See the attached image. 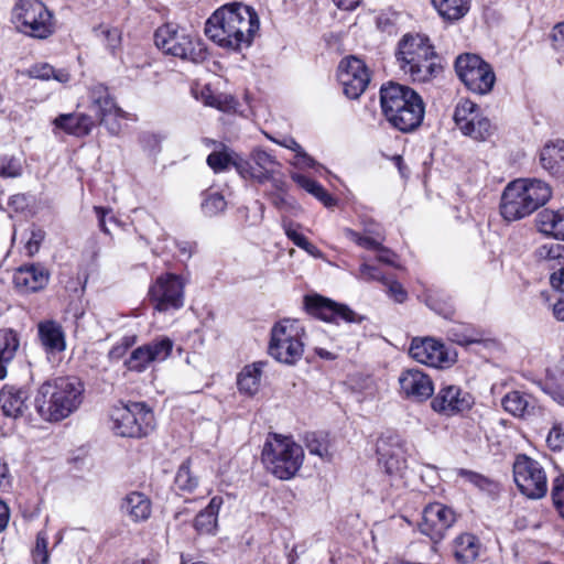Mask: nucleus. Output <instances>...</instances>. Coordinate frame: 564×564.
Here are the masks:
<instances>
[{
	"mask_svg": "<svg viewBox=\"0 0 564 564\" xmlns=\"http://www.w3.org/2000/svg\"><path fill=\"white\" fill-rule=\"evenodd\" d=\"M175 485L180 490L188 492L193 491L197 487L198 479L193 476L188 462H185L180 466L175 476Z\"/></svg>",
	"mask_w": 564,
	"mask_h": 564,
	"instance_id": "obj_43",
	"label": "nucleus"
},
{
	"mask_svg": "<svg viewBox=\"0 0 564 564\" xmlns=\"http://www.w3.org/2000/svg\"><path fill=\"white\" fill-rule=\"evenodd\" d=\"M551 495L554 506L564 518V476L554 479Z\"/></svg>",
	"mask_w": 564,
	"mask_h": 564,
	"instance_id": "obj_50",
	"label": "nucleus"
},
{
	"mask_svg": "<svg viewBox=\"0 0 564 564\" xmlns=\"http://www.w3.org/2000/svg\"><path fill=\"white\" fill-rule=\"evenodd\" d=\"M223 503L220 497H213L209 505L195 518L194 527L202 534H213L217 528V514Z\"/></svg>",
	"mask_w": 564,
	"mask_h": 564,
	"instance_id": "obj_33",
	"label": "nucleus"
},
{
	"mask_svg": "<svg viewBox=\"0 0 564 564\" xmlns=\"http://www.w3.org/2000/svg\"><path fill=\"white\" fill-rule=\"evenodd\" d=\"M345 236L365 249L381 250V243L379 241L370 237L361 236L350 228L345 229Z\"/></svg>",
	"mask_w": 564,
	"mask_h": 564,
	"instance_id": "obj_48",
	"label": "nucleus"
},
{
	"mask_svg": "<svg viewBox=\"0 0 564 564\" xmlns=\"http://www.w3.org/2000/svg\"><path fill=\"white\" fill-rule=\"evenodd\" d=\"M259 29L258 15L241 3L226 4L206 21L205 34L219 46L239 50L249 46Z\"/></svg>",
	"mask_w": 564,
	"mask_h": 564,
	"instance_id": "obj_1",
	"label": "nucleus"
},
{
	"mask_svg": "<svg viewBox=\"0 0 564 564\" xmlns=\"http://www.w3.org/2000/svg\"><path fill=\"white\" fill-rule=\"evenodd\" d=\"M551 39L552 47L557 54V59L561 62L564 59V22L554 26Z\"/></svg>",
	"mask_w": 564,
	"mask_h": 564,
	"instance_id": "obj_52",
	"label": "nucleus"
},
{
	"mask_svg": "<svg viewBox=\"0 0 564 564\" xmlns=\"http://www.w3.org/2000/svg\"><path fill=\"white\" fill-rule=\"evenodd\" d=\"M380 104L389 123L401 132L414 131L423 121L424 102L421 96L408 86L395 83L382 86Z\"/></svg>",
	"mask_w": 564,
	"mask_h": 564,
	"instance_id": "obj_3",
	"label": "nucleus"
},
{
	"mask_svg": "<svg viewBox=\"0 0 564 564\" xmlns=\"http://www.w3.org/2000/svg\"><path fill=\"white\" fill-rule=\"evenodd\" d=\"M401 392L415 401H425L434 392L433 382L429 375L416 368H409L399 377Z\"/></svg>",
	"mask_w": 564,
	"mask_h": 564,
	"instance_id": "obj_20",
	"label": "nucleus"
},
{
	"mask_svg": "<svg viewBox=\"0 0 564 564\" xmlns=\"http://www.w3.org/2000/svg\"><path fill=\"white\" fill-rule=\"evenodd\" d=\"M540 163L552 176L564 182V140L547 142L540 152Z\"/></svg>",
	"mask_w": 564,
	"mask_h": 564,
	"instance_id": "obj_24",
	"label": "nucleus"
},
{
	"mask_svg": "<svg viewBox=\"0 0 564 564\" xmlns=\"http://www.w3.org/2000/svg\"><path fill=\"white\" fill-rule=\"evenodd\" d=\"M235 102L236 101L231 96L217 95L216 98L207 101V106L215 107L221 111H227L234 107Z\"/></svg>",
	"mask_w": 564,
	"mask_h": 564,
	"instance_id": "obj_57",
	"label": "nucleus"
},
{
	"mask_svg": "<svg viewBox=\"0 0 564 564\" xmlns=\"http://www.w3.org/2000/svg\"><path fill=\"white\" fill-rule=\"evenodd\" d=\"M305 443L311 454L317 455L321 458L330 456L328 443L324 438H319L315 433L307 434Z\"/></svg>",
	"mask_w": 564,
	"mask_h": 564,
	"instance_id": "obj_46",
	"label": "nucleus"
},
{
	"mask_svg": "<svg viewBox=\"0 0 564 564\" xmlns=\"http://www.w3.org/2000/svg\"><path fill=\"white\" fill-rule=\"evenodd\" d=\"M538 254L541 259L546 261H564V245L560 242H551L541 246L538 250Z\"/></svg>",
	"mask_w": 564,
	"mask_h": 564,
	"instance_id": "obj_45",
	"label": "nucleus"
},
{
	"mask_svg": "<svg viewBox=\"0 0 564 564\" xmlns=\"http://www.w3.org/2000/svg\"><path fill=\"white\" fill-rule=\"evenodd\" d=\"M234 154L226 152H213L207 156V164L215 171L221 172L232 165Z\"/></svg>",
	"mask_w": 564,
	"mask_h": 564,
	"instance_id": "obj_47",
	"label": "nucleus"
},
{
	"mask_svg": "<svg viewBox=\"0 0 564 564\" xmlns=\"http://www.w3.org/2000/svg\"><path fill=\"white\" fill-rule=\"evenodd\" d=\"M285 235L288 238H290L295 246L299 248L306 247L308 245V240L301 234H299L296 230H294L291 227V224H284L283 225Z\"/></svg>",
	"mask_w": 564,
	"mask_h": 564,
	"instance_id": "obj_59",
	"label": "nucleus"
},
{
	"mask_svg": "<svg viewBox=\"0 0 564 564\" xmlns=\"http://www.w3.org/2000/svg\"><path fill=\"white\" fill-rule=\"evenodd\" d=\"M56 128L64 130L68 134L84 137L90 133L95 120L84 113H65L54 119Z\"/></svg>",
	"mask_w": 564,
	"mask_h": 564,
	"instance_id": "obj_26",
	"label": "nucleus"
},
{
	"mask_svg": "<svg viewBox=\"0 0 564 564\" xmlns=\"http://www.w3.org/2000/svg\"><path fill=\"white\" fill-rule=\"evenodd\" d=\"M409 354L417 362L435 368L442 367L448 361L444 345L432 338H414L411 343Z\"/></svg>",
	"mask_w": 564,
	"mask_h": 564,
	"instance_id": "obj_22",
	"label": "nucleus"
},
{
	"mask_svg": "<svg viewBox=\"0 0 564 564\" xmlns=\"http://www.w3.org/2000/svg\"><path fill=\"white\" fill-rule=\"evenodd\" d=\"M172 349V339L169 337H160L135 348L126 360L124 365L131 371L142 372L151 364L166 360Z\"/></svg>",
	"mask_w": 564,
	"mask_h": 564,
	"instance_id": "obj_16",
	"label": "nucleus"
},
{
	"mask_svg": "<svg viewBox=\"0 0 564 564\" xmlns=\"http://www.w3.org/2000/svg\"><path fill=\"white\" fill-rule=\"evenodd\" d=\"M113 432L122 437L141 438L154 430V414L142 402H118L110 411Z\"/></svg>",
	"mask_w": 564,
	"mask_h": 564,
	"instance_id": "obj_6",
	"label": "nucleus"
},
{
	"mask_svg": "<svg viewBox=\"0 0 564 564\" xmlns=\"http://www.w3.org/2000/svg\"><path fill=\"white\" fill-rule=\"evenodd\" d=\"M33 560L36 564H47L48 563V552H47V538L44 532H39L36 536V544L32 552Z\"/></svg>",
	"mask_w": 564,
	"mask_h": 564,
	"instance_id": "obj_49",
	"label": "nucleus"
},
{
	"mask_svg": "<svg viewBox=\"0 0 564 564\" xmlns=\"http://www.w3.org/2000/svg\"><path fill=\"white\" fill-rule=\"evenodd\" d=\"M120 509L133 522L147 521L152 512L150 498L140 491H132L122 499Z\"/></svg>",
	"mask_w": 564,
	"mask_h": 564,
	"instance_id": "obj_25",
	"label": "nucleus"
},
{
	"mask_svg": "<svg viewBox=\"0 0 564 564\" xmlns=\"http://www.w3.org/2000/svg\"><path fill=\"white\" fill-rule=\"evenodd\" d=\"M83 393L84 386L77 378H56L41 384L34 405L42 419L58 422L77 411Z\"/></svg>",
	"mask_w": 564,
	"mask_h": 564,
	"instance_id": "obj_2",
	"label": "nucleus"
},
{
	"mask_svg": "<svg viewBox=\"0 0 564 564\" xmlns=\"http://www.w3.org/2000/svg\"><path fill=\"white\" fill-rule=\"evenodd\" d=\"M50 281V272L41 264L32 263L18 268L13 274L14 288L21 293L43 290Z\"/></svg>",
	"mask_w": 564,
	"mask_h": 564,
	"instance_id": "obj_21",
	"label": "nucleus"
},
{
	"mask_svg": "<svg viewBox=\"0 0 564 564\" xmlns=\"http://www.w3.org/2000/svg\"><path fill=\"white\" fill-rule=\"evenodd\" d=\"M513 479L520 492L529 499L543 498L547 492L543 467L524 454H519L513 462Z\"/></svg>",
	"mask_w": 564,
	"mask_h": 564,
	"instance_id": "obj_11",
	"label": "nucleus"
},
{
	"mask_svg": "<svg viewBox=\"0 0 564 564\" xmlns=\"http://www.w3.org/2000/svg\"><path fill=\"white\" fill-rule=\"evenodd\" d=\"M30 392L24 387L6 384L0 391V405L6 416L18 419L28 410Z\"/></svg>",
	"mask_w": 564,
	"mask_h": 564,
	"instance_id": "obj_23",
	"label": "nucleus"
},
{
	"mask_svg": "<svg viewBox=\"0 0 564 564\" xmlns=\"http://www.w3.org/2000/svg\"><path fill=\"white\" fill-rule=\"evenodd\" d=\"M455 521L456 516L452 508L438 502L431 503L423 511L420 531L433 542H438Z\"/></svg>",
	"mask_w": 564,
	"mask_h": 564,
	"instance_id": "obj_17",
	"label": "nucleus"
},
{
	"mask_svg": "<svg viewBox=\"0 0 564 564\" xmlns=\"http://www.w3.org/2000/svg\"><path fill=\"white\" fill-rule=\"evenodd\" d=\"M359 278L366 281H380L382 283H387V279L380 272V270L376 267L364 263L359 268Z\"/></svg>",
	"mask_w": 564,
	"mask_h": 564,
	"instance_id": "obj_55",
	"label": "nucleus"
},
{
	"mask_svg": "<svg viewBox=\"0 0 564 564\" xmlns=\"http://www.w3.org/2000/svg\"><path fill=\"white\" fill-rule=\"evenodd\" d=\"M154 42L164 54L181 59L198 63L205 58L199 43H195L193 36L185 29L172 23H166L155 31Z\"/></svg>",
	"mask_w": 564,
	"mask_h": 564,
	"instance_id": "obj_7",
	"label": "nucleus"
},
{
	"mask_svg": "<svg viewBox=\"0 0 564 564\" xmlns=\"http://www.w3.org/2000/svg\"><path fill=\"white\" fill-rule=\"evenodd\" d=\"M473 402L471 395L463 392L459 387L447 386L433 398L431 406L435 412L451 416L469 410Z\"/></svg>",
	"mask_w": 564,
	"mask_h": 564,
	"instance_id": "obj_19",
	"label": "nucleus"
},
{
	"mask_svg": "<svg viewBox=\"0 0 564 564\" xmlns=\"http://www.w3.org/2000/svg\"><path fill=\"white\" fill-rule=\"evenodd\" d=\"M252 160L260 170L258 174H251V177L257 178L259 182L268 181L275 173L279 165L275 159L263 150L253 151Z\"/></svg>",
	"mask_w": 564,
	"mask_h": 564,
	"instance_id": "obj_36",
	"label": "nucleus"
},
{
	"mask_svg": "<svg viewBox=\"0 0 564 564\" xmlns=\"http://www.w3.org/2000/svg\"><path fill=\"white\" fill-rule=\"evenodd\" d=\"M402 70L413 82L425 83L434 78L442 70V66L435 51H433L432 56H425L420 62L411 64Z\"/></svg>",
	"mask_w": 564,
	"mask_h": 564,
	"instance_id": "obj_27",
	"label": "nucleus"
},
{
	"mask_svg": "<svg viewBox=\"0 0 564 564\" xmlns=\"http://www.w3.org/2000/svg\"><path fill=\"white\" fill-rule=\"evenodd\" d=\"M547 445L553 451H560L564 447V429L561 424H555L546 437Z\"/></svg>",
	"mask_w": 564,
	"mask_h": 564,
	"instance_id": "obj_53",
	"label": "nucleus"
},
{
	"mask_svg": "<svg viewBox=\"0 0 564 564\" xmlns=\"http://www.w3.org/2000/svg\"><path fill=\"white\" fill-rule=\"evenodd\" d=\"M293 180L299 186L319 199L326 207H332L336 204V199L316 181L302 174L293 175Z\"/></svg>",
	"mask_w": 564,
	"mask_h": 564,
	"instance_id": "obj_37",
	"label": "nucleus"
},
{
	"mask_svg": "<svg viewBox=\"0 0 564 564\" xmlns=\"http://www.w3.org/2000/svg\"><path fill=\"white\" fill-rule=\"evenodd\" d=\"M449 339L462 346L480 343L482 334L470 325H454L447 330Z\"/></svg>",
	"mask_w": 564,
	"mask_h": 564,
	"instance_id": "obj_38",
	"label": "nucleus"
},
{
	"mask_svg": "<svg viewBox=\"0 0 564 564\" xmlns=\"http://www.w3.org/2000/svg\"><path fill=\"white\" fill-rule=\"evenodd\" d=\"M459 475L465 477L469 482L480 488H484L489 482L486 477L470 470L460 469Z\"/></svg>",
	"mask_w": 564,
	"mask_h": 564,
	"instance_id": "obj_60",
	"label": "nucleus"
},
{
	"mask_svg": "<svg viewBox=\"0 0 564 564\" xmlns=\"http://www.w3.org/2000/svg\"><path fill=\"white\" fill-rule=\"evenodd\" d=\"M304 451L290 437L274 434L262 451V460L269 471L279 479L295 476L303 464Z\"/></svg>",
	"mask_w": 564,
	"mask_h": 564,
	"instance_id": "obj_5",
	"label": "nucleus"
},
{
	"mask_svg": "<svg viewBox=\"0 0 564 564\" xmlns=\"http://www.w3.org/2000/svg\"><path fill=\"white\" fill-rule=\"evenodd\" d=\"M432 4L442 18L457 21L469 11L470 0H432Z\"/></svg>",
	"mask_w": 564,
	"mask_h": 564,
	"instance_id": "obj_34",
	"label": "nucleus"
},
{
	"mask_svg": "<svg viewBox=\"0 0 564 564\" xmlns=\"http://www.w3.org/2000/svg\"><path fill=\"white\" fill-rule=\"evenodd\" d=\"M502 406L514 416L527 417L533 413L535 404L531 395L511 391L502 399Z\"/></svg>",
	"mask_w": 564,
	"mask_h": 564,
	"instance_id": "obj_31",
	"label": "nucleus"
},
{
	"mask_svg": "<svg viewBox=\"0 0 564 564\" xmlns=\"http://www.w3.org/2000/svg\"><path fill=\"white\" fill-rule=\"evenodd\" d=\"M28 74L32 78L42 80L55 79L58 83H67L69 80V74L65 69H55L50 64H35L29 70Z\"/></svg>",
	"mask_w": 564,
	"mask_h": 564,
	"instance_id": "obj_40",
	"label": "nucleus"
},
{
	"mask_svg": "<svg viewBox=\"0 0 564 564\" xmlns=\"http://www.w3.org/2000/svg\"><path fill=\"white\" fill-rule=\"evenodd\" d=\"M109 96L108 89L104 85H96L90 89L91 106L96 102H100L102 99Z\"/></svg>",
	"mask_w": 564,
	"mask_h": 564,
	"instance_id": "obj_63",
	"label": "nucleus"
},
{
	"mask_svg": "<svg viewBox=\"0 0 564 564\" xmlns=\"http://www.w3.org/2000/svg\"><path fill=\"white\" fill-rule=\"evenodd\" d=\"M224 196L217 192L207 193L202 202V210L206 216L213 217L224 212L226 208Z\"/></svg>",
	"mask_w": 564,
	"mask_h": 564,
	"instance_id": "obj_44",
	"label": "nucleus"
},
{
	"mask_svg": "<svg viewBox=\"0 0 564 564\" xmlns=\"http://www.w3.org/2000/svg\"><path fill=\"white\" fill-rule=\"evenodd\" d=\"M551 187L540 180H516L505 188L501 203V216L513 221L532 214L551 197Z\"/></svg>",
	"mask_w": 564,
	"mask_h": 564,
	"instance_id": "obj_4",
	"label": "nucleus"
},
{
	"mask_svg": "<svg viewBox=\"0 0 564 564\" xmlns=\"http://www.w3.org/2000/svg\"><path fill=\"white\" fill-rule=\"evenodd\" d=\"M91 111L95 113L97 120L100 123H106L108 117H118L122 112V110L116 105L113 98L110 95L102 99L100 102H96L94 106H91Z\"/></svg>",
	"mask_w": 564,
	"mask_h": 564,
	"instance_id": "obj_42",
	"label": "nucleus"
},
{
	"mask_svg": "<svg viewBox=\"0 0 564 564\" xmlns=\"http://www.w3.org/2000/svg\"><path fill=\"white\" fill-rule=\"evenodd\" d=\"M554 399L564 405V360L562 364V370L558 378L557 391L554 392Z\"/></svg>",
	"mask_w": 564,
	"mask_h": 564,
	"instance_id": "obj_64",
	"label": "nucleus"
},
{
	"mask_svg": "<svg viewBox=\"0 0 564 564\" xmlns=\"http://www.w3.org/2000/svg\"><path fill=\"white\" fill-rule=\"evenodd\" d=\"M539 230L564 240V207L558 210L544 209L536 216Z\"/></svg>",
	"mask_w": 564,
	"mask_h": 564,
	"instance_id": "obj_28",
	"label": "nucleus"
},
{
	"mask_svg": "<svg viewBox=\"0 0 564 564\" xmlns=\"http://www.w3.org/2000/svg\"><path fill=\"white\" fill-rule=\"evenodd\" d=\"M102 36L106 40V45L111 53H115L116 48L120 45L121 34L118 29H106L101 31Z\"/></svg>",
	"mask_w": 564,
	"mask_h": 564,
	"instance_id": "obj_56",
	"label": "nucleus"
},
{
	"mask_svg": "<svg viewBox=\"0 0 564 564\" xmlns=\"http://www.w3.org/2000/svg\"><path fill=\"white\" fill-rule=\"evenodd\" d=\"M232 165L243 177H251V174H258V172H256L247 161L242 160L237 154L234 155Z\"/></svg>",
	"mask_w": 564,
	"mask_h": 564,
	"instance_id": "obj_58",
	"label": "nucleus"
},
{
	"mask_svg": "<svg viewBox=\"0 0 564 564\" xmlns=\"http://www.w3.org/2000/svg\"><path fill=\"white\" fill-rule=\"evenodd\" d=\"M467 126V130H463L462 133L477 141H485L495 132L491 121L481 115L475 117Z\"/></svg>",
	"mask_w": 564,
	"mask_h": 564,
	"instance_id": "obj_39",
	"label": "nucleus"
},
{
	"mask_svg": "<svg viewBox=\"0 0 564 564\" xmlns=\"http://www.w3.org/2000/svg\"><path fill=\"white\" fill-rule=\"evenodd\" d=\"M150 297L160 312L177 310L183 306L184 284L175 274L161 275L151 286Z\"/></svg>",
	"mask_w": 564,
	"mask_h": 564,
	"instance_id": "obj_14",
	"label": "nucleus"
},
{
	"mask_svg": "<svg viewBox=\"0 0 564 564\" xmlns=\"http://www.w3.org/2000/svg\"><path fill=\"white\" fill-rule=\"evenodd\" d=\"M455 70L471 93L486 95L494 88L496 82L494 69L477 54L465 53L457 56Z\"/></svg>",
	"mask_w": 564,
	"mask_h": 564,
	"instance_id": "obj_9",
	"label": "nucleus"
},
{
	"mask_svg": "<svg viewBox=\"0 0 564 564\" xmlns=\"http://www.w3.org/2000/svg\"><path fill=\"white\" fill-rule=\"evenodd\" d=\"M307 312L325 322L360 323L364 317L359 316L346 304L336 303L322 295H307L304 299Z\"/></svg>",
	"mask_w": 564,
	"mask_h": 564,
	"instance_id": "obj_15",
	"label": "nucleus"
},
{
	"mask_svg": "<svg viewBox=\"0 0 564 564\" xmlns=\"http://www.w3.org/2000/svg\"><path fill=\"white\" fill-rule=\"evenodd\" d=\"M433 46L429 37L422 34H405L398 44L397 62L401 69L420 62L425 56H432Z\"/></svg>",
	"mask_w": 564,
	"mask_h": 564,
	"instance_id": "obj_18",
	"label": "nucleus"
},
{
	"mask_svg": "<svg viewBox=\"0 0 564 564\" xmlns=\"http://www.w3.org/2000/svg\"><path fill=\"white\" fill-rule=\"evenodd\" d=\"M19 338L12 329L0 330V380L8 373V366L12 362L19 348Z\"/></svg>",
	"mask_w": 564,
	"mask_h": 564,
	"instance_id": "obj_30",
	"label": "nucleus"
},
{
	"mask_svg": "<svg viewBox=\"0 0 564 564\" xmlns=\"http://www.w3.org/2000/svg\"><path fill=\"white\" fill-rule=\"evenodd\" d=\"M379 464L390 476L402 477L408 468V445L398 434L382 435L377 442Z\"/></svg>",
	"mask_w": 564,
	"mask_h": 564,
	"instance_id": "obj_13",
	"label": "nucleus"
},
{
	"mask_svg": "<svg viewBox=\"0 0 564 564\" xmlns=\"http://www.w3.org/2000/svg\"><path fill=\"white\" fill-rule=\"evenodd\" d=\"M479 115L478 106L471 100L465 99L457 104L454 111V121L460 131L467 130V124Z\"/></svg>",
	"mask_w": 564,
	"mask_h": 564,
	"instance_id": "obj_41",
	"label": "nucleus"
},
{
	"mask_svg": "<svg viewBox=\"0 0 564 564\" xmlns=\"http://www.w3.org/2000/svg\"><path fill=\"white\" fill-rule=\"evenodd\" d=\"M386 285L389 286L390 294L394 297L398 303H403L406 299V292L402 285L398 282H391L387 280Z\"/></svg>",
	"mask_w": 564,
	"mask_h": 564,
	"instance_id": "obj_61",
	"label": "nucleus"
},
{
	"mask_svg": "<svg viewBox=\"0 0 564 564\" xmlns=\"http://www.w3.org/2000/svg\"><path fill=\"white\" fill-rule=\"evenodd\" d=\"M265 365V361H257L243 367L237 378L238 389L241 393L252 397L259 391Z\"/></svg>",
	"mask_w": 564,
	"mask_h": 564,
	"instance_id": "obj_29",
	"label": "nucleus"
},
{
	"mask_svg": "<svg viewBox=\"0 0 564 564\" xmlns=\"http://www.w3.org/2000/svg\"><path fill=\"white\" fill-rule=\"evenodd\" d=\"M17 29L32 37L46 39L54 31L52 13L36 0H20L12 10Z\"/></svg>",
	"mask_w": 564,
	"mask_h": 564,
	"instance_id": "obj_8",
	"label": "nucleus"
},
{
	"mask_svg": "<svg viewBox=\"0 0 564 564\" xmlns=\"http://www.w3.org/2000/svg\"><path fill=\"white\" fill-rule=\"evenodd\" d=\"M39 334L42 344L52 351H62L65 349V339L62 327L55 322H45L40 324Z\"/></svg>",
	"mask_w": 564,
	"mask_h": 564,
	"instance_id": "obj_35",
	"label": "nucleus"
},
{
	"mask_svg": "<svg viewBox=\"0 0 564 564\" xmlns=\"http://www.w3.org/2000/svg\"><path fill=\"white\" fill-rule=\"evenodd\" d=\"M21 164L13 158H3L0 161V176L1 177H18L21 175Z\"/></svg>",
	"mask_w": 564,
	"mask_h": 564,
	"instance_id": "obj_51",
	"label": "nucleus"
},
{
	"mask_svg": "<svg viewBox=\"0 0 564 564\" xmlns=\"http://www.w3.org/2000/svg\"><path fill=\"white\" fill-rule=\"evenodd\" d=\"M550 282L555 290L564 293V264L551 274Z\"/></svg>",
	"mask_w": 564,
	"mask_h": 564,
	"instance_id": "obj_62",
	"label": "nucleus"
},
{
	"mask_svg": "<svg viewBox=\"0 0 564 564\" xmlns=\"http://www.w3.org/2000/svg\"><path fill=\"white\" fill-rule=\"evenodd\" d=\"M337 80L347 98L358 99L370 83V74L362 59L350 55L339 62Z\"/></svg>",
	"mask_w": 564,
	"mask_h": 564,
	"instance_id": "obj_12",
	"label": "nucleus"
},
{
	"mask_svg": "<svg viewBox=\"0 0 564 564\" xmlns=\"http://www.w3.org/2000/svg\"><path fill=\"white\" fill-rule=\"evenodd\" d=\"M45 237V232L40 228H34L25 243V250L30 257H33L40 249L41 242Z\"/></svg>",
	"mask_w": 564,
	"mask_h": 564,
	"instance_id": "obj_54",
	"label": "nucleus"
},
{
	"mask_svg": "<svg viewBox=\"0 0 564 564\" xmlns=\"http://www.w3.org/2000/svg\"><path fill=\"white\" fill-rule=\"evenodd\" d=\"M300 330L295 321L284 319L278 323L271 330L270 356L286 365H294L300 360L303 355Z\"/></svg>",
	"mask_w": 564,
	"mask_h": 564,
	"instance_id": "obj_10",
	"label": "nucleus"
},
{
	"mask_svg": "<svg viewBox=\"0 0 564 564\" xmlns=\"http://www.w3.org/2000/svg\"><path fill=\"white\" fill-rule=\"evenodd\" d=\"M454 556L459 564H469L479 552L478 539L470 533H463L454 540Z\"/></svg>",
	"mask_w": 564,
	"mask_h": 564,
	"instance_id": "obj_32",
	"label": "nucleus"
}]
</instances>
